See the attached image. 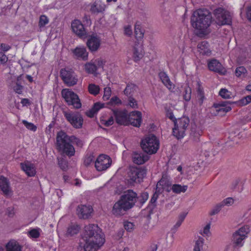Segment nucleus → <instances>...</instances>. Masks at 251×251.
<instances>
[{"instance_id":"4","label":"nucleus","mask_w":251,"mask_h":251,"mask_svg":"<svg viewBox=\"0 0 251 251\" xmlns=\"http://www.w3.org/2000/svg\"><path fill=\"white\" fill-rule=\"evenodd\" d=\"M71 136H69L65 131L61 130L56 135V149L62 153L69 157L75 154V149L71 144Z\"/></svg>"},{"instance_id":"53","label":"nucleus","mask_w":251,"mask_h":251,"mask_svg":"<svg viewBox=\"0 0 251 251\" xmlns=\"http://www.w3.org/2000/svg\"><path fill=\"white\" fill-rule=\"evenodd\" d=\"M28 234L31 238H37L40 236V233L38 229H32L28 232Z\"/></svg>"},{"instance_id":"56","label":"nucleus","mask_w":251,"mask_h":251,"mask_svg":"<svg viewBox=\"0 0 251 251\" xmlns=\"http://www.w3.org/2000/svg\"><path fill=\"white\" fill-rule=\"evenodd\" d=\"M233 199L230 197L225 199L222 201L221 202L223 207L225 205H231L233 203Z\"/></svg>"},{"instance_id":"60","label":"nucleus","mask_w":251,"mask_h":251,"mask_svg":"<svg viewBox=\"0 0 251 251\" xmlns=\"http://www.w3.org/2000/svg\"><path fill=\"white\" fill-rule=\"evenodd\" d=\"M125 228L128 231H130L134 227V225L131 222H126L124 224Z\"/></svg>"},{"instance_id":"31","label":"nucleus","mask_w":251,"mask_h":251,"mask_svg":"<svg viewBox=\"0 0 251 251\" xmlns=\"http://www.w3.org/2000/svg\"><path fill=\"white\" fill-rule=\"evenodd\" d=\"M138 87L132 83L128 84L126 85V88L124 90V94L128 97H132L135 93L137 91Z\"/></svg>"},{"instance_id":"14","label":"nucleus","mask_w":251,"mask_h":251,"mask_svg":"<svg viewBox=\"0 0 251 251\" xmlns=\"http://www.w3.org/2000/svg\"><path fill=\"white\" fill-rule=\"evenodd\" d=\"M93 211V209L90 205H79L76 208V214L78 218L82 219H87L90 218Z\"/></svg>"},{"instance_id":"6","label":"nucleus","mask_w":251,"mask_h":251,"mask_svg":"<svg viewBox=\"0 0 251 251\" xmlns=\"http://www.w3.org/2000/svg\"><path fill=\"white\" fill-rule=\"evenodd\" d=\"M189 124L190 120L187 117L184 116L176 120L175 127L173 129V135L177 139L183 138Z\"/></svg>"},{"instance_id":"64","label":"nucleus","mask_w":251,"mask_h":251,"mask_svg":"<svg viewBox=\"0 0 251 251\" xmlns=\"http://www.w3.org/2000/svg\"><path fill=\"white\" fill-rule=\"evenodd\" d=\"M0 49L3 51H7L10 49V46L7 44L1 43L0 45Z\"/></svg>"},{"instance_id":"13","label":"nucleus","mask_w":251,"mask_h":251,"mask_svg":"<svg viewBox=\"0 0 251 251\" xmlns=\"http://www.w3.org/2000/svg\"><path fill=\"white\" fill-rule=\"evenodd\" d=\"M112 163L110 157L105 154H100L95 161V167L99 172L106 170Z\"/></svg>"},{"instance_id":"18","label":"nucleus","mask_w":251,"mask_h":251,"mask_svg":"<svg viewBox=\"0 0 251 251\" xmlns=\"http://www.w3.org/2000/svg\"><path fill=\"white\" fill-rule=\"evenodd\" d=\"M86 44L91 52H95L100 47V39L97 36H91L87 40Z\"/></svg>"},{"instance_id":"50","label":"nucleus","mask_w":251,"mask_h":251,"mask_svg":"<svg viewBox=\"0 0 251 251\" xmlns=\"http://www.w3.org/2000/svg\"><path fill=\"white\" fill-rule=\"evenodd\" d=\"M49 23V19L45 15H41L40 17L39 26L41 27L44 26Z\"/></svg>"},{"instance_id":"63","label":"nucleus","mask_w":251,"mask_h":251,"mask_svg":"<svg viewBox=\"0 0 251 251\" xmlns=\"http://www.w3.org/2000/svg\"><path fill=\"white\" fill-rule=\"evenodd\" d=\"M7 57L2 52L0 51V63L4 64L7 61Z\"/></svg>"},{"instance_id":"1","label":"nucleus","mask_w":251,"mask_h":251,"mask_svg":"<svg viewBox=\"0 0 251 251\" xmlns=\"http://www.w3.org/2000/svg\"><path fill=\"white\" fill-rule=\"evenodd\" d=\"M85 242L81 251H97L105 242L104 235L97 225L86 226L82 235Z\"/></svg>"},{"instance_id":"19","label":"nucleus","mask_w":251,"mask_h":251,"mask_svg":"<svg viewBox=\"0 0 251 251\" xmlns=\"http://www.w3.org/2000/svg\"><path fill=\"white\" fill-rule=\"evenodd\" d=\"M116 123L121 125H126L128 124V116L126 112L118 110H113Z\"/></svg>"},{"instance_id":"33","label":"nucleus","mask_w":251,"mask_h":251,"mask_svg":"<svg viewBox=\"0 0 251 251\" xmlns=\"http://www.w3.org/2000/svg\"><path fill=\"white\" fill-rule=\"evenodd\" d=\"M6 251H21L22 247L15 241H9L6 246Z\"/></svg>"},{"instance_id":"5","label":"nucleus","mask_w":251,"mask_h":251,"mask_svg":"<svg viewBox=\"0 0 251 251\" xmlns=\"http://www.w3.org/2000/svg\"><path fill=\"white\" fill-rule=\"evenodd\" d=\"M140 145L145 153L152 154L156 153L158 150L159 142L155 135L150 134L142 140Z\"/></svg>"},{"instance_id":"26","label":"nucleus","mask_w":251,"mask_h":251,"mask_svg":"<svg viewBox=\"0 0 251 251\" xmlns=\"http://www.w3.org/2000/svg\"><path fill=\"white\" fill-rule=\"evenodd\" d=\"M159 76L162 83L169 90L172 91L174 89V84L171 81L169 76L166 73L161 72L159 73Z\"/></svg>"},{"instance_id":"11","label":"nucleus","mask_w":251,"mask_h":251,"mask_svg":"<svg viewBox=\"0 0 251 251\" xmlns=\"http://www.w3.org/2000/svg\"><path fill=\"white\" fill-rule=\"evenodd\" d=\"M146 174V170L141 167H130L128 173V177L132 182L140 183Z\"/></svg>"},{"instance_id":"51","label":"nucleus","mask_w":251,"mask_h":251,"mask_svg":"<svg viewBox=\"0 0 251 251\" xmlns=\"http://www.w3.org/2000/svg\"><path fill=\"white\" fill-rule=\"evenodd\" d=\"M219 95L224 99H229L231 93L226 89H222L219 92Z\"/></svg>"},{"instance_id":"2","label":"nucleus","mask_w":251,"mask_h":251,"mask_svg":"<svg viewBox=\"0 0 251 251\" xmlns=\"http://www.w3.org/2000/svg\"><path fill=\"white\" fill-rule=\"evenodd\" d=\"M212 21L210 11L206 9H199L195 11L191 17V24L199 36L206 35Z\"/></svg>"},{"instance_id":"12","label":"nucleus","mask_w":251,"mask_h":251,"mask_svg":"<svg viewBox=\"0 0 251 251\" xmlns=\"http://www.w3.org/2000/svg\"><path fill=\"white\" fill-rule=\"evenodd\" d=\"M64 114L67 120L74 127L80 128L82 127L83 119L79 113L65 112Z\"/></svg>"},{"instance_id":"9","label":"nucleus","mask_w":251,"mask_h":251,"mask_svg":"<svg viewBox=\"0 0 251 251\" xmlns=\"http://www.w3.org/2000/svg\"><path fill=\"white\" fill-rule=\"evenodd\" d=\"M60 76L68 86H73L77 83V78L72 69H62L60 70Z\"/></svg>"},{"instance_id":"25","label":"nucleus","mask_w":251,"mask_h":251,"mask_svg":"<svg viewBox=\"0 0 251 251\" xmlns=\"http://www.w3.org/2000/svg\"><path fill=\"white\" fill-rule=\"evenodd\" d=\"M0 188L3 194L8 196L11 193L8 179L3 176L0 177Z\"/></svg>"},{"instance_id":"7","label":"nucleus","mask_w":251,"mask_h":251,"mask_svg":"<svg viewBox=\"0 0 251 251\" xmlns=\"http://www.w3.org/2000/svg\"><path fill=\"white\" fill-rule=\"evenodd\" d=\"M62 97L68 105H72L75 109L81 107V103L78 96L71 90L64 89L61 91Z\"/></svg>"},{"instance_id":"28","label":"nucleus","mask_w":251,"mask_h":251,"mask_svg":"<svg viewBox=\"0 0 251 251\" xmlns=\"http://www.w3.org/2000/svg\"><path fill=\"white\" fill-rule=\"evenodd\" d=\"M143 56L142 45L139 43H136L133 47V57L135 61H138Z\"/></svg>"},{"instance_id":"61","label":"nucleus","mask_w":251,"mask_h":251,"mask_svg":"<svg viewBox=\"0 0 251 251\" xmlns=\"http://www.w3.org/2000/svg\"><path fill=\"white\" fill-rule=\"evenodd\" d=\"M23 88V86L21 84L17 82L16 85L14 86V90L17 93L21 94Z\"/></svg>"},{"instance_id":"30","label":"nucleus","mask_w":251,"mask_h":251,"mask_svg":"<svg viewBox=\"0 0 251 251\" xmlns=\"http://www.w3.org/2000/svg\"><path fill=\"white\" fill-rule=\"evenodd\" d=\"M198 50L201 54L203 55L208 54L210 52L209 49L208 43L206 41L199 43L197 46Z\"/></svg>"},{"instance_id":"47","label":"nucleus","mask_w":251,"mask_h":251,"mask_svg":"<svg viewBox=\"0 0 251 251\" xmlns=\"http://www.w3.org/2000/svg\"><path fill=\"white\" fill-rule=\"evenodd\" d=\"M128 105L132 108L137 109L138 108V104L137 101L132 97H129L128 99Z\"/></svg>"},{"instance_id":"20","label":"nucleus","mask_w":251,"mask_h":251,"mask_svg":"<svg viewBox=\"0 0 251 251\" xmlns=\"http://www.w3.org/2000/svg\"><path fill=\"white\" fill-rule=\"evenodd\" d=\"M230 102L228 101H222L217 103H214L213 106L216 108V112L224 115L231 109Z\"/></svg>"},{"instance_id":"43","label":"nucleus","mask_w":251,"mask_h":251,"mask_svg":"<svg viewBox=\"0 0 251 251\" xmlns=\"http://www.w3.org/2000/svg\"><path fill=\"white\" fill-rule=\"evenodd\" d=\"M89 92L93 95H97L99 93L100 87L94 84H90L88 86Z\"/></svg>"},{"instance_id":"57","label":"nucleus","mask_w":251,"mask_h":251,"mask_svg":"<svg viewBox=\"0 0 251 251\" xmlns=\"http://www.w3.org/2000/svg\"><path fill=\"white\" fill-rule=\"evenodd\" d=\"M101 124H103L106 126H109L112 125L114 123V118L111 116L107 120H101Z\"/></svg>"},{"instance_id":"59","label":"nucleus","mask_w":251,"mask_h":251,"mask_svg":"<svg viewBox=\"0 0 251 251\" xmlns=\"http://www.w3.org/2000/svg\"><path fill=\"white\" fill-rule=\"evenodd\" d=\"M158 244L156 242L152 243L148 247L147 251H156L158 249Z\"/></svg>"},{"instance_id":"49","label":"nucleus","mask_w":251,"mask_h":251,"mask_svg":"<svg viewBox=\"0 0 251 251\" xmlns=\"http://www.w3.org/2000/svg\"><path fill=\"white\" fill-rule=\"evenodd\" d=\"M72 142L71 144H75L79 147H82L83 145V143L82 140L77 138L74 135L71 136Z\"/></svg>"},{"instance_id":"44","label":"nucleus","mask_w":251,"mask_h":251,"mask_svg":"<svg viewBox=\"0 0 251 251\" xmlns=\"http://www.w3.org/2000/svg\"><path fill=\"white\" fill-rule=\"evenodd\" d=\"M58 160V165H59V167L62 169L63 171H66L68 169V162L67 161L64 159L63 158L60 157L57 158Z\"/></svg>"},{"instance_id":"37","label":"nucleus","mask_w":251,"mask_h":251,"mask_svg":"<svg viewBox=\"0 0 251 251\" xmlns=\"http://www.w3.org/2000/svg\"><path fill=\"white\" fill-rule=\"evenodd\" d=\"M204 239L202 237H199L195 241L193 251H201L203 249Z\"/></svg>"},{"instance_id":"52","label":"nucleus","mask_w":251,"mask_h":251,"mask_svg":"<svg viewBox=\"0 0 251 251\" xmlns=\"http://www.w3.org/2000/svg\"><path fill=\"white\" fill-rule=\"evenodd\" d=\"M148 193L147 192H144L141 193L139 197H138L137 200H139L140 203L143 204L148 200Z\"/></svg>"},{"instance_id":"46","label":"nucleus","mask_w":251,"mask_h":251,"mask_svg":"<svg viewBox=\"0 0 251 251\" xmlns=\"http://www.w3.org/2000/svg\"><path fill=\"white\" fill-rule=\"evenodd\" d=\"M95 156L93 154H87L84 161V165L89 166L92 162H95Z\"/></svg>"},{"instance_id":"16","label":"nucleus","mask_w":251,"mask_h":251,"mask_svg":"<svg viewBox=\"0 0 251 251\" xmlns=\"http://www.w3.org/2000/svg\"><path fill=\"white\" fill-rule=\"evenodd\" d=\"M142 122V113L138 111L131 112L128 116V123L135 127H139Z\"/></svg>"},{"instance_id":"58","label":"nucleus","mask_w":251,"mask_h":251,"mask_svg":"<svg viewBox=\"0 0 251 251\" xmlns=\"http://www.w3.org/2000/svg\"><path fill=\"white\" fill-rule=\"evenodd\" d=\"M111 104H121L122 101L117 96L112 97L109 102Z\"/></svg>"},{"instance_id":"8","label":"nucleus","mask_w":251,"mask_h":251,"mask_svg":"<svg viewBox=\"0 0 251 251\" xmlns=\"http://www.w3.org/2000/svg\"><path fill=\"white\" fill-rule=\"evenodd\" d=\"M214 15L219 25H230L231 23V16L229 12L221 7L214 10Z\"/></svg>"},{"instance_id":"48","label":"nucleus","mask_w":251,"mask_h":251,"mask_svg":"<svg viewBox=\"0 0 251 251\" xmlns=\"http://www.w3.org/2000/svg\"><path fill=\"white\" fill-rule=\"evenodd\" d=\"M22 123L28 129L33 131H35L36 130L37 127L33 124L29 123L25 120H23Z\"/></svg>"},{"instance_id":"10","label":"nucleus","mask_w":251,"mask_h":251,"mask_svg":"<svg viewBox=\"0 0 251 251\" xmlns=\"http://www.w3.org/2000/svg\"><path fill=\"white\" fill-rule=\"evenodd\" d=\"M250 229L248 226H244L236 231L232 235V242L234 247H241L243 245V240L249 232Z\"/></svg>"},{"instance_id":"45","label":"nucleus","mask_w":251,"mask_h":251,"mask_svg":"<svg viewBox=\"0 0 251 251\" xmlns=\"http://www.w3.org/2000/svg\"><path fill=\"white\" fill-rule=\"evenodd\" d=\"M223 207V206L221 202L217 204L212 208V209L209 212V215L213 216L216 214H217L221 211Z\"/></svg>"},{"instance_id":"27","label":"nucleus","mask_w":251,"mask_h":251,"mask_svg":"<svg viewBox=\"0 0 251 251\" xmlns=\"http://www.w3.org/2000/svg\"><path fill=\"white\" fill-rule=\"evenodd\" d=\"M202 131L195 125L192 126L190 133V138L195 142L200 141V138L201 135Z\"/></svg>"},{"instance_id":"15","label":"nucleus","mask_w":251,"mask_h":251,"mask_svg":"<svg viewBox=\"0 0 251 251\" xmlns=\"http://www.w3.org/2000/svg\"><path fill=\"white\" fill-rule=\"evenodd\" d=\"M71 27L73 32L79 37L82 38L86 36V31L80 21L75 20L73 21Z\"/></svg>"},{"instance_id":"54","label":"nucleus","mask_w":251,"mask_h":251,"mask_svg":"<svg viewBox=\"0 0 251 251\" xmlns=\"http://www.w3.org/2000/svg\"><path fill=\"white\" fill-rule=\"evenodd\" d=\"M111 95V90L110 87H106L104 89L103 99L104 100H108Z\"/></svg>"},{"instance_id":"17","label":"nucleus","mask_w":251,"mask_h":251,"mask_svg":"<svg viewBox=\"0 0 251 251\" xmlns=\"http://www.w3.org/2000/svg\"><path fill=\"white\" fill-rule=\"evenodd\" d=\"M208 67L210 71L221 75H224L226 72L225 69L223 67L221 63L215 59H212L208 62Z\"/></svg>"},{"instance_id":"55","label":"nucleus","mask_w":251,"mask_h":251,"mask_svg":"<svg viewBox=\"0 0 251 251\" xmlns=\"http://www.w3.org/2000/svg\"><path fill=\"white\" fill-rule=\"evenodd\" d=\"M251 102V95L244 97L240 100L239 102L242 105H246Z\"/></svg>"},{"instance_id":"35","label":"nucleus","mask_w":251,"mask_h":251,"mask_svg":"<svg viewBox=\"0 0 251 251\" xmlns=\"http://www.w3.org/2000/svg\"><path fill=\"white\" fill-rule=\"evenodd\" d=\"M197 99L198 100V102L200 105H201L203 103V100L205 99L204 92L203 88L201 87L199 82L197 83Z\"/></svg>"},{"instance_id":"42","label":"nucleus","mask_w":251,"mask_h":251,"mask_svg":"<svg viewBox=\"0 0 251 251\" xmlns=\"http://www.w3.org/2000/svg\"><path fill=\"white\" fill-rule=\"evenodd\" d=\"M187 215V213L183 212L181 213L178 218L176 224L174 226L173 230H176L181 225L182 223L185 219Z\"/></svg>"},{"instance_id":"36","label":"nucleus","mask_w":251,"mask_h":251,"mask_svg":"<svg viewBox=\"0 0 251 251\" xmlns=\"http://www.w3.org/2000/svg\"><path fill=\"white\" fill-rule=\"evenodd\" d=\"M134 32L136 39L143 38L144 34V30L142 29L140 25L138 22L136 23L135 25Z\"/></svg>"},{"instance_id":"38","label":"nucleus","mask_w":251,"mask_h":251,"mask_svg":"<svg viewBox=\"0 0 251 251\" xmlns=\"http://www.w3.org/2000/svg\"><path fill=\"white\" fill-rule=\"evenodd\" d=\"M187 185L181 186L180 184H174L172 185L171 190L175 193H180L181 192H185L187 189Z\"/></svg>"},{"instance_id":"34","label":"nucleus","mask_w":251,"mask_h":251,"mask_svg":"<svg viewBox=\"0 0 251 251\" xmlns=\"http://www.w3.org/2000/svg\"><path fill=\"white\" fill-rule=\"evenodd\" d=\"M104 104L100 102H97L95 103L92 108L88 112H87V115L89 117H93L94 115L101 108L103 107Z\"/></svg>"},{"instance_id":"40","label":"nucleus","mask_w":251,"mask_h":251,"mask_svg":"<svg viewBox=\"0 0 251 251\" xmlns=\"http://www.w3.org/2000/svg\"><path fill=\"white\" fill-rule=\"evenodd\" d=\"M191 88L187 85L184 86L183 97L185 100L188 101L190 100L191 98Z\"/></svg>"},{"instance_id":"23","label":"nucleus","mask_w":251,"mask_h":251,"mask_svg":"<svg viewBox=\"0 0 251 251\" xmlns=\"http://www.w3.org/2000/svg\"><path fill=\"white\" fill-rule=\"evenodd\" d=\"M105 9V5L100 0H96L90 6V11L93 14L102 13Z\"/></svg>"},{"instance_id":"62","label":"nucleus","mask_w":251,"mask_h":251,"mask_svg":"<svg viewBox=\"0 0 251 251\" xmlns=\"http://www.w3.org/2000/svg\"><path fill=\"white\" fill-rule=\"evenodd\" d=\"M95 65L97 66L98 68H103L105 61H103L102 59H99L95 60Z\"/></svg>"},{"instance_id":"32","label":"nucleus","mask_w":251,"mask_h":251,"mask_svg":"<svg viewBox=\"0 0 251 251\" xmlns=\"http://www.w3.org/2000/svg\"><path fill=\"white\" fill-rule=\"evenodd\" d=\"M80 229V227L77 224H71L68 226L66 233L67 236H73L78 233Z\"/></svg>"},{"instance_id":"22","label":"nucleus","mask_w":251,"mask_h":251,"mask_svg":"<svg viewBox=\"0 0 251 251\" xmlns=\"http://www.w3.org/2000/svg\"><path fill=\"white\" fill-rule=\"evenodd\" d=\"M149 158V156L146 153L134 152L132 154L133 162L138 165L144 164Z\"/></svg>"},{"instance_id":"41","label":"nucleus","mask_w":251,"mask_h":251,"mask_svg":"<svg viewBox=\"0 0 251 251\" xmlns=\"http://www.w3.org/2000/svg\"><path fill=\"white\" fill-rule=\"evenodd\" d=\"M247 74V70L243 66H240L236 68L235 71V75L238 77H245Z\"/></svg>"},{"instance_id":"21","label":"nucleus","mask_w":251,"mask_h":251,"mask_svg":"<svg viewBox=\"0 0 251 251\" xmlns=\"http://www.w3.org/2000/svg\"><path fill=\"white\" fill-rule=\"evenodd\" d=\"M21 169L24 171L27 176L31 177L36 174V169L34 164L28 161H25L20 163Z\"/></svg>"},{"instance_id":"39","label":"nucleus","mask_w":251,"mask_h":251,"mask_svg":"<svg viewBox=\"0 0 251 251\" xmlns=\"http://www.w3.org/2000/svg\"><path fill=\"white\" fill-rule=\"evenodd\" d=\"M85 70L89 74H94L97 70V66L94 63H87L85 65Z\"/></svg>"},{"instance_id":"3","label":"nucleus","mask_w":251,"mask_h":251,"mask_svg":"<svg viewBox=\"0 0 251 251\" xmlns=\"http://www.w3.org/2000/svg\"><path fill=\"white\" fill-rule=\"evenodd\" d=\"M138 199L137 194L129 189L123 192L120 199L114 204L112 213L116 216L125 215L127 211L132 208Z\"/></svg>"},{"instance_id":"29","label":"nucleus","mask_w":251,"mask_h":251,"mask_svg":"<svg viewBox=\"0 0 251 251\" xmlns=\"http://www.w3.org/2000/svg\"><path fill=\"white\" fill-rule=\"evenodd\" d=\"M162 186V188L165 190L167 192H170L171 190L172 184L166 176H162L161 179L158 182L156 185L157 189L159 188V186Z\"/></svg>"},{"instance_id":"24","label":"nucleus","mask_w":251,"mask_h":251,"mask_svg":"<svg viewBox=\"0 0 251 251\" xmlns=\"http://www.w3.org/2000/svg\"><path fill=\"white\" fill-rule=\"evenodd\" d=\"M72 51L76 58L84 61L88 59V53L84 47H76Z\"/></svg>"}]
</instances>
